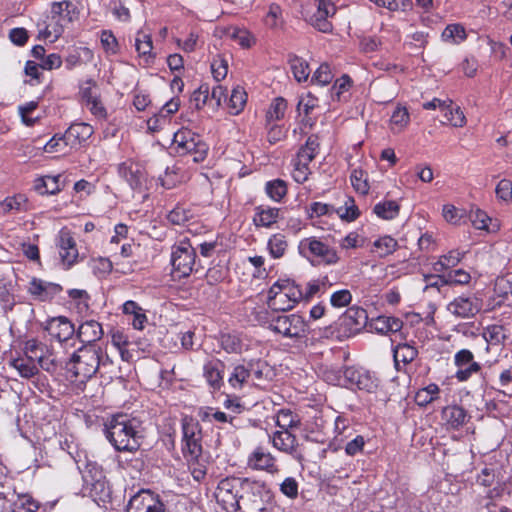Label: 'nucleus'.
I'll list each match as a JSON object with an SVG mask.
<instances>
[{
  "mask_svg": "<svg viewBox=\"0 0 512 512\" xmlns=\"http://www.w3.org/2000/svg\"><path fill=\"white\" fill-rule=\"evenodd\" d=\"M139 424L128 415H115L106 425V437L117 451L134 453L141 446Z\"/></svg>",
  "mask_w": 512,
  "mask_h": 512,
  "instance_id": "1",
  "label": "nucleus"
},
{
  "mask_svg": "<svg viewBox=\"0 0 512 512\" xmlns=\"http://www.w3.org/2000/svg\"><path fill=\"white\" fill-rule=\"evenodd\" d=\"M102 348L99 345H82L67 363L68 372L84 382L92 378L101 367Z\"/></svg>",
  "mask_w": 512,
  "mask_h": 512,
  "instance_id": "2",
  "label": "nucleus"
},
{
  "mask_svg": "<svg viewBox=\"0 0 512 512\" xmlns=\"http://www.w3.org/2000/svg\"><path fill=\"white\" fill-rule=\"evenodd\" d=\"M270 492L263 483L248 479L238 499V512H268Z\"/></svg>",
  "mask_w": 512,
  "mask_h": 512,
  "instance_id": "3",
  "label": "nucleus"
},
{
  "mask_svg": "<svg viewBox=\"0 0 512 512\" xmlns=\"http://www.w3.org/2000/svg\"><path fill=\"white\" fill-rule=\"evenodd\" d=\"M248 482V478L226 477L222 479L216 488L217 502L228 512H237L238 499Z\"/></svg>",
  "mask_w": 512,
  "mask_h": 512,
  "instance_id": "4",
  "label": "nucleus"
},
{
  "mask_svg": "<svg viewBox=\"0 0 512 512\" xmlns=\"http://www.w3.org/2000/svg\"><path fill=\"white\" fill-rule=\"evenodd\" d=\"M201 427L197 420L185 416L182 419V452L189 462H197L202 455Z\"/></svg>",
  "mask_w": 512,
  "mask_h": 512,
  "instance_id": "5",
  "label": "nucleus"
},
{
  "mask_svg": "<svg viewBox=\"0 0 512 512\" xmlns=\"http://www.w3.org/2000/svg\"><path fill=\"white\" fill-rule=\"evenodd\" d=\"M174 145L179 154H190L195 163L204 161L208 153V145L200 135L188 128H182L174 134Z\"/></svg>",
  "mask_w": 512,
  "mask_h": 512,
  "instance_id": "6",
  "label": "nucleus"
},
{
  "mask_svg": "<svg viewBox=\"0 0 512 512\" xmlns=\"http://www.w3.org/2000/svg\"><path fill=\"white\" fill-rule=\"evenodd\" d=\"M196 252L189 240H181L172 248L171 264L178 278L189 276L195 264Z\"/></svg>",
  "mask_w": 512,
  "mask_h": 512,
  "instance_id": "7",
  "label": "nucleus"
},
{
  "mask_svg": "<svg viewBox=\"0 0 512 512\" xmlns=\"http://www.w3.org/2000/svg\"><path fill=\"white\" fill-rule=\"evenodd\" d=\"M299 252L305 257L309 255L317 257L327 265L335 264L339 261V256L335 249L314 237L301 240Z\"/></svg>",
  "mask_w": 512,
  "mask_h": 512,
  "instance_id": "8",
  "label": "nucleus"
},
{
  "mask_svg": "<svg viewBox=\"0 0 512 512\" xmlns=\"http://www.w3.org/2000/svg\"><path fill=\"white\" fill-rule=\"evenodd\" d=\"M270 328L285 337L299 338L305 334L306 323L296 314L280 315L271 321Z\"/></svg>",
  "mask_w": 512,
  "mask_h": 512,
  "instance_id": "9",
  "label": "nucleus"
},
{
  "mask_svg": "<svg viewBox=\"0 0 512 512\" xmlns=\"http://www.w3.org/2000/svg\"><path fill=\"white\" fill-rule=\"evenodd\" d=\"M90 127L86 124L72 125L63 136H53L43 147L46 153L65 154L67 147L79 137L80 133L90 134Z\"/></svg>",
  "mask_w": 512,
  "mask_h": 512,
  "instance_id": "10",
  "label": "nucleus"
},
{
  "mask_svg": "<svg viewBox=\"0 0 512 512\" xmlns=\"http://www.w3.org/2000/svg\"><path fill=\"white\" fill-rule=\"evenodd\" d=\"M127 512H165V506L158 495L142 490L130 499Z\"/></svg>",
  "mask_w": 512,
  "mask_h": 512,
  "instance_id": "11",
  "label": "nucleus"
},
{
  "mask_svg": "<svg viewBox=\"0 0 512 512\" xmlns=\"http://www.w3.org/2000/svg\"><path fill=\"white\" fill-rule=\"evenodd\" d=\"M481 309L482 301L474 294L458 296L447 305L452 315L463 319L474 317Z\"/></svg>",
  "mask_w": 512,
  "mask_h": 512,
  "instance_id": "12",
  "label": "nucleus"
},
{
  "mask_svg": "<svg viewBox=\"0 0 512 512\" xmlns=\"http://www.w3.org/2000/svg\"><path fill=\"white\" fill-rule=\"evenodd\" d=\"M118 173L133 190L143 192L146 189V172L139 163L132 160L124 161L118 166Z\"/></svg>",
  "mask_w": 512,
  "mask_h": 512,
  "instance_id": "13",
  "label": "nucleus"
},
{
  "mask_svg": "<svg viewBox=\"0 0 512 512\" xmlns=\"http://www.w3.org/2000/svg\"><path fill=\"white\" fill-rule=\"evenodd\" d=\"M272 445L277 450L293 456L298 461L303 459L299 452V443L294 434L289 430H278L271 435Z\"/></svg>",
  "mask_w": 512,
  "mask_h": 512,
  "instance_id": "14",
  "label": "nucleus"
},
{
  "mask_svg": "<svg viewBox=\"0 0 512 512\" xmlns=\"http://www.w3.org/2000/svg\"><path fill=\"white\" fill-rule=\"evenodd\" d=\"M45 330L52 338L58 340L59 342L67 341L75 334L73 323L64 316H59L48 320L45 326Z\"/></svg>",
  "mask_w": 512,
  "mask_h": 512,
  "instance_id": "15",
  "label": "nucleus"
},
{
  "mask_svg": "<svg viewBox=\"0 0 512 512\" xmlns=\"http://www.w3.org/2000/svg\"><path fill=\"white\" fill-rule=\"evenodd\" d=\"M247 464L253 470H264L271 474L278 472L275 457L260 446L249 455Z\"/></svg>",
  "mask_w": 512,
  "mask_h": 512,
  "instance_id": "16",
  "label": "nucleus"
},
{
  "mask_svg": "<svg viewBox=\"0 0 512 512\" xmlns=\"http://www.w3.org/2000/svg\"><path fill=\"white\" fill-rule=\"evenodd\" d=\"M59 255L63 264L69 268L77 262L78 250L76 242L67 231H61L59 235Z\"/></svg>",
  "mask_w": 512,
  "mask_h": 512,
  "instance_id": "17",
  "label": "nucleus"
},
{
  "mask_svg": "<svg viewBox=\"0 0 512 512\" xmlns=\"http://www.w3.org/2000/svg\"><path fill=\"white\" fill-rule=\"evenodd\" d=\"M75 332L77 338L83 345H97L96 342L99 341L104 334L101 324L95 320L83 322Z\"/></svg>",
  "mask_w": 512,
  "mask_h": 512,
  "instance_id": "18",
  "label": "nucleus"
},
{
  "mask_svg": "<svg viewBox=\"0 0 512 512\" xmlns=\"http://www.w3.org/2000/svg\"><path fill=\"white\" fill-rule=\"evenodd\" d=\"M469 418L467 411L458 405H449L442 410V419L452 429H459Z\"/></svg>",
  "mask_w": 512,
  "mask_h": 512,
  "instance_id": "19",
  "label": "nucleus"
},
{
  "mask_svg": "<svg viewBox=\"0 0 512 512\" xmlns=\"http://www.w3.org/2000/svg\"><path fill=\"white\" fill-rule=\"evenodd\" d=\"M267 303L274 311H287L296 305L282 292L279 285L275 283L269 289Z\"/></svg>",
  "mask_w": 512,
  "mask_h": 512,
  "instance_id": "20",
  "label": "nucleus"
},
{
  "mask_svg": "<svg viewBox=\"0 0 512 512\" xmlns=\"http://www.w3.org/2000/svg\"><path fill=\"white\" fill-rule=\"evenodd\" d=\"M24 350L28 359L37 361L41 368L49 370L47 358H45V352L47 351L45 344L36 339H29L25 342Z\"/></svg>",
  "mask_w": 512,
  "mask_h": 512,
  "instance_id": "21",
  "label": "nucleus"
},
{
  "mask_svg": "<svg viewBox=\"0 0 512 512\" xmlns=\"http://www.w3.org/2000/svg\"><path fill=\"white\" fill-rule=\"evenodd\" d=\"M280 218V209L258 206L255 208L253 223L257 227L269 228Z\"/></svg>",
  "mask_w": 512,
  "mask_h": 512,
  "instance_id": "22",
  "label": "nucleus"
},
{
  "mask_svg": "<svg viewBox=\"0 0 512 512\" xmlns=\"http://www.w3.org/2000/svg\"><path fill=\"white\" fill-rule=\"evenodd\" d=\"M59 290V285L47 283L40 279H33L29 285V292L41 301L52 298Z\"/></svg>",
  "mask_w": 512,
  "mask_h": 512,
  "instance_id": "23",
  "label": "nucleus"
},
{
  "mask_svg": "<svg viewBox=\"0 0 512 512\" xmlns=\"http://www.w3.org/2000/svg\"><path fill=\"white\" fill-rule=\"evenodd\" d=\"M483 339L486 342V351L490 346H501L507 339L506 330L502 325L492 324L483 329Z\"/></svg>",
  "mask_w": 512,
  "mask_h": 512,
  "instance_id": "24",
  "label": "nucleus"
},
{
  "mask_svg": "<svg viewBox=\"0 0 512 512\" xmlns=\"http://www.w3.org/2000/svg\"><path fill=\"white\" fill-rule=\"evenodd\" d=\"M135 49L146 65L154 60L155 56L152 53L153 45L150 35L138 32L135 38Z\"/></svg>",
  "mask_w": 512,
  "mask_h": 512,
  "instance_id": "25",
  "label": "nucleus"
},
{
  "mask_svg": "<svg viewBox=\"0 0 512 512\" xmlns=\"http://www.w3.org/2000/svg\"><path fill=\"white\" fill-rule=\"evenodd\" d=\"M417 356V348L409 343H400L393 348V358L397 370H400V362L407 365L414 361Z\"/></svg>",
  "mask_w": 512,
  "mask_h": 512,
  "instance_id": "26",
  "label": "nucleus"
},
{
  "mask_svg": "<svg viewBox=\"0 0 512 512\" xmlns=\"http://www.w3.org/2000/svg\"><path fill=\"white\" fill-rule=\"evenodd\" d=\"M224 364L220 360H212L204 365V377L210 386L219 389L223 380Z\"/></svg>",
  "mask_w": 512,
  "mask_h": 512,
  "instance_id": "27",
  "label": "nucleus"
},
{
  "mask_svg": "<svg viewBox=\"0 0 512 512\" xmlns=\"http://www.w3.org/2000/svg\"><path fill=\"white\" fill-rule=\"evenodd\" d=\"M403 322L393 316H379L372 322L373 329L381 334L395 333L402 329Z\"/></svg>",
  "mask_w": 512,
  "mask_h": 512,
  "instance_id": "28",
  "label": "nucleus"
},
{
  "mask_svg": "<svg viewBox=\"0 0 512 512\" xmlns=\"http://www.w3.org/2000/svg\"><path fill=\"white\" fill-rule=\"evenodd\" d=\"M28 199L23 194L6 197L0 202V213L7 214L13 211L20 212L27 210Z\"/></svg>",
  "mask_w": 512,
  "mask_h": 512,
  "instance_id": "29",
  "label": "nucleus"
},
{
  "mask_svg": "<svg viewBox=\"0 0 512 512\" xmlns=\"http://www.w3.org/2000/svg\"><path fill=\"white\" fill-rule=\"evenodd\" d=\"M60 175L44 176L35 180L34 189L41 195L56 194L61 191Z\"/></svg>",
  "mask_w": 512,
  "mask_h": 512,
  "instance_id": "30",
  "label": "nucleus"
},
{
  "mask_svg": "<svg viewBox=\"0 0 512 512\" xmlns=\"http://www.w3.org/2000/svg\"><path fill=\"white\" fill-rule=\"evenodd\" d=\"M51 14L52 18L59 17L60 20L72 22L76 17V7L70 1L53 2Z\"/></svg>",
  "mask_w": 512,
  "mask_h": 512,
  "instance_id": "31",
  "label": "nucleus"
},
{
  "mask_svg": "<svg viewBox=\"0 0 512 512\" xmlns=\"http://www.w3.org/2000/svg\"><path fill=\"white\" fill-rule=\"evenodd\" d=\"M275 423L281 430L289 431L291 429L299 428L301 425L299 416L290 409L279 410L276 415Z\"/></svg>",
  "mask_w": 512,
  "mask_h": 512,
  "instance_id": "32",
  "label": "nucleus"
},
{
  "mask_svg": "<svg viewBox=\"0 0 512 512\" xmlns=\"http://www.w3.org/2000/svg\"><path fill=\"white\" fill-rule=\"evenodd\" d=\"M334 213L347 222L356 220L360 215V211L355 204V200L349 196H345L343 205L337 208L334 207Z\"/></svg>",
  "mask_w": 512,
  "mask_h": 512,
  "instance_id": "33",
  "label": "nucleus"
},
{
  "mask_svg": "<svg viewBox=\"0 0 512 512\" xmlns=\"http://www.w3.org/2000/svg\"><path fill=\"white\" fill-rule=\"evenodd\" d=\"M267 248L271 257L279 259L286 253L288 249V241L283 234L276 233L269 238Z\"/></svg>",
  "mask_w": 512,
  "mask_h": 512,
  "instance_id": "34",
  "label": "nucleus"
},
{
  "mask_svg": "<svg viewBox=\"0 0 512 512\" xmlns=\"http://www.w3.org/2000/svg\"><path fill=\"white\" fill-rule=\"evenodd\" d=\"M320 148L319 138L317 135H310L304 146H302L296 158L301 159L302 161L311 162L315 156L318 154Z\"/></svg>",
  "mask_w": 512,
  "mask_h": 512,
  "instance_id": "35",
  "label": "nucleus"
},
{
  "mask_svg": "<svg viewBox=\"0 0 512 512\" xmlns=\"http://www.w3.org/2000/svg\"><path fill=\"white\" fill-rule=\"evenodd\" d=\"M410 115L405 106L398 105L391 115L390 123L393 131L401 132L409 124Z\"/></svg>",
  "mask_w": 512,
  "mask_h": 512,
  "instance_id": "36",
  "label": "nucleus"
},
{
  "mask_svg": "<svg viewBox=\"0 0 512 512\" xmlns=\"http://www.w3.org/2000/svg\"><path fill=\"white\" fill-rule=\"evenodd\" d=\"M289 63L293 75L298 82L306 81L308 79L310 69L308 63L304 59L293 55L289 57Z\"/></svg>",
  "mask_w": 512,
  "mask_h": 512,
  "instance_id": "37",
  "label": "nucleus"
},
{
  "mask_svg": "<svg viewBox=\"0 0 512 512\" xmlns=\"http://www.w3.org/2000/svg\"><path fill=\"white\" fill-rule=\"evenodd\" d=\"M247 101V94L243 88L237 87L232 90L228 101L229 112L233 115L239 114Z\"/></svg>",
  "mask_w": 512,
  "mask_h": 512,
  "instance_id": "38",
  "label": "nucleus"
},
{
  "mask_svg": "<svg viewBox=\"0 0 512 512\" xmlns=\"http://www.w3.org/2000/svg\"><path fill=\"white\" fill-rule=\"evenodd\" d=\"M399 210L400 207L397 202L392 200L380 202L373 209L378 217L386 220L395 218L399 214Z\"/></svg>",
  "mask_w": 512,
  "mask_h": 512,
  "instance_id": "39",
  "label": "nucleus"
},
{
  "mask_svg": "<svg viewBox=\"0 0 512 512\" xmlns=\"http://www.w3.org/2000/svg\"><path fill=\"white\" fill-rule=\"evenodd\" d=\"M11 366L15 368L20 376L24 378H31L38 373V368L34 361L28 358H16L11 361Z\"/></svg>",
  "mask_w": 512,
  "mask_h": 512,
  "instance_id": "40",
  "label": "nucleus"
},
{
  "mask_svg": "<svg viewBox=\"0 0 512 512\" xmlns=\"http://www.w3.org/2000/svg\"><path fill=\"white\" fill-rule=\"evenodd\" d=\"M275 284L279 285V288L282 290V292L288 298H290V300L293 301L294 304H297L298 302L303 300V290L293 281H290L288 279L279 280L275 282Z\"/></svg>",
  "mask_w": 512,
  "mask_h": 512,
  "instance_id": "41",
  "label": "nucleus"
},
{
  "mask_svg": "<svg viewBox=\"0 0 512 512\" xmlns=\"http://www.w3.org/2000/svg\"><path fill=\"white\" fill-rule=\"evenodd\" d=\"M462 253L458 250H452L442 256L433 266L434 271L443 272L444 270L456 266L462 259Z\"/></svg>",
  "mask_w": 512,
  "mask_h": 512,
  "instance_id": "42",
  "label": "nucleus"
},
{
  "mask_svg": "<svg viewBox=\"0 0 512 512\" xmlns=\"http://www.w3.org/2000/svg\"><path fill=\"white\" fill-rule=\"evenodd\" d=\"M465 28L460 24H450L442 32L444 41H449L455 44L461 43L466 39Z\"/></svg>",
  "mask_w": 512,
  "mask_h": 512,
  "instance_id": "43",
  "label": "nucleus"
},
{
  "mask_svg": "<svg viewBox=\"0 0 512 512\" xmlns=\"http://www.w3.org/2000/svg\"><path fill=\"white\" fill-rule=\"evenodd\" d=\"M249 378V368L241 364L234 367L228 382L233 388H242Z\"/></svg>",
  "mask_w": 512,
  "mask_h": 512,
  "instance_id": "44",
  "label": "nucleus"
},
{
  "mask_svg": "<svg viewBox=\"0 0 512 512\" xmlns=\"http://www.w3.org/2000/svg\"><path fill=\"white\" fill-rule=\"evenodd\" d=\"M438 385L432 383L420 389L415 395V401L419 406H426L437 398L439 393Z\"/></svg>",
  "mask_w": 512,
  "mask_h": 512,
  "instance_id": "45",
  "label": "nucleus"
},
{
  "mask_svg": "<svg viewBox=\"0 0 512 512\" xmlns=\"http://www.w3.org/2000/svg\"><path fill=\"white\" fill-rule=\"evenodd\" d=\"M353 188L360 194H367L369 191V184L367 174L361 169H354L350 176Z\"/></svg>",
  "mask_w": 512,
  "mask_h": 512,
  "instance_id": "46",
  "label": "nucleus"
},
{
  "mask_svg": "<svg viewBox=\"0 0 512 512\" xmlns=\"http://www.w3.org/2000/svg\"><path fill=\"white\" fill-rule=\"evenodd\" d=\"M266 192L274 201H280L287 193V185L281 179L270 181L266 184Z\"/></svg>",
  "mask_w": 512,
  "mask_h": 512,
  "instance_id": "47",
  "label": "nucleus"
},
{
  "mask_svg": "<svg viewBox=\"0 0 512 512\" xmlns=\"http://www.w3.org/2000/svg\"><path fill=\"white\" fill-rule=\"evenodd\" d=\"M287 102L284 98L278 97L271 103L266 117L268 121H277L284 117Z\"/></svg>",
  "mask_w": 512,
  "mask_h": 512,
  "instance_id": "48",
  "label": "nucleus"
},
{
  "mask_svg": "<svg viewBox=\"0 0 512 512\" xmlns=\"http://www.w3.org/2000/svg\"><path fill=\"white\" fill-rule=\"evenodd\" d=\"M210 91L207 85H201L197 90L193 92L190 97V103L196 109H201L205 105H210Z\"/></svg>",
  "mask_w": 512,
  "mask_h": 512,
  "instance_id": "49",
  "label": "nucleus"
},
{
  "mask_svg": "<svg viewBox=\"0 0 512 512\" xmlns=\"http://www.w3.org/2000/svg\"><path fill=\"white\" fill-rule=\"evenodd\" d=\"M374 247L380 257H385L396 250L397 241L390 236H385L376 240Z\"/></svg>",
  "mask_w": 512,
  "mask_h": 512,
  "instance_id": "50",
  "label": "nucleus"
},
{
  "mask_svg": "<svg viewBox=\"0 0 512 512\" xmlns=\"http://www.w3.org/2000/svg\"><path fill=\"white\" fill-rule=\"evenodd\" d=\"M211 71L216 81L223 80L228 73V62L221 55H217L211 63Z\"/></svg>",
  "mask_w": 512,
  "mask_h": 512,
  "instance_id": "51",
  "label": "nucleus"
},
{
  "mask_svg": "<svg viewBox=\"0 0 512 512\" xmlns=\"http://www.w3.org/2000/svg\"><path fill=\"white\" fill-rule=\"evenodd\" d=\"M445 118L454 127H463L466 124V118L464 113L459 107H451L447 105L444 109Z\"/></svg>",
  "mask_w": 512,
  "mask_h": 512,
  "instance_id": "52",
  "label": "nucleus"
},
{
  "mask_svg": "<svg viewBox=\"0 0 512 512\" xmlns=\"http://www.w3.org/2000/svg\"><path fill=\"white\" fill-rule=\"evenodd\" d=\"M100 41L103 49L107 54H116L119 50V45L116 37L110 30H103L100 35Z\"/></svg>",
  "mask_w": 512,
  "mask_h": 512,
  "instance_id": "53",
  "label": "nucleus"
},
{
  "mask_svg": "<svg viewBox=\"0 0 512 512\" xmlns=\"http://www.w3.org/2000/svg\"><path fill=\"white\" fill-rule=\"evenodd\" d=\"M333 77H334V75H333L329 65L326 63H323L319 66V68L313 74V76L311 78V82L324 86V85L329 84L332 81Z\"/></svg>",
  "mask_w": 512,
  "mask_h": 512,
  "instance_id": "54",
  "label": "nucleus"
},
{
  "mask_svg": "<svg viewBox=\"0 0 512 512\" xmlns=\"http://www.w3.org/2000/svg\"><path fill=\"white\" fill-rule=\"evenodd\" d=\"M309 161H302L301 159L295 158L293 165V178L298 183H303L307 180L309 175Z\"/></svg>",
  "mask_w": 512,
  "mask_h": 512,
  "instance_id": "55",
  "label": "nucleus"
},
{
  "mask_svg": "<svg viewBox=\"0 0 512 512\" xmlns=\"http://www.w3.org/2000/svg\"><path fill=\"white\" fill-rule=\"evenodd\" d=\"M220 342L222 348L228 353H238L241 351V340L235 335L223 334Z\"/></svg>",
  "mask_w": 512,
  "mask_h": 512,
  "instance_id": "56",
  "label": "nucleus"
},
{
  "mask_svg": "<svg viewBox=\"0 0 512 512\" xmlns=\"http://www.w3.org/2000/svg\"><path fill=\"white\" fill-rule=\"evenodd\" d=\"M250 377L256 381H262L269 373L268 366L265 362L260 360L252 361L248 364Z\"/></svg>",
  "mask_w": 512,
  "mask_h": 512,
  "instance_id": "57",
  "label": "nucleus"
},
{
  "mask_svg": "<svg viewBox=\"0 0 512 512\" xmlns=\"http://www.w3.org/2000/svg\"><path fill=\"white\" fill-rule=\"evenodd\" d=\"M328 282V278L324 277L322 279L312 280L307 283L306 289L303 291V300H310L314 295H316L321 290L325 289L326 284Z\"/></svg>",
  "mask_w": 512,
  "mask_h": 512,
  "instance_id": "58",
  "label": "nucleus"
},
{
  "mask_svg": "<svg viewBox=\"0 0 512 512\" xmlns=\"http://www.w3.org/2000/svg\"><path fill=\"white\" fill-rule=\"evenodd\" d=\"M495 193L498 199L504 202L512 201V181L502 179L496 186Z\"/></svg>",
  "mask_w": 512,
  "mask_h": 512,
  "instance_id": "59",
  "label": "nucleus"
},
{
  "mask_svg": "<svg viewBox=\"0 0 512 512\" xmlns=\"http://www.w3.org/2000/svg\"><path fill=\"white\" fill-rule=\"evenodd\" d=\"M38 107L37 101H30L25 105L19 106V114L21 116L22 121L27 126H32L38 119V117L33 118L31 116L32 112Z\"/></svg>",
  "mask_w": 512,
  "mask_h": 512,
  "instance_id": "60",
  "label": "nucleus"
},
{
  "mask_svg": "<svg viewBox=\"0 0 512 512\" xmlns=\"http://www.w3.org/2000/svg\"><path fill=\"white\" fill-rule=\"evenodd\" d=\"M359 390H365L367 392H372L378 387L377 380L374 379L369 372L362 371L359 379L355 385Z\"/></svg>",
  "mask_w": 512,
  "mask_h": 512,
  "instance_id": "61",
  "label": "nucleus"
},
{
  "mask_svg": "<svg viewBox=\"0 0 512 512\" xmlns=\"http://www.w3.org/2000/svg\"><path fill=\"white\" fill-rule=\"evenodd\" d=\"M352 295L349 290L343 289L331 295L330 302L333 307L342 308L350 304Z\"/></svg>",
  "mask_w": 512,
  "mask_h": 512,
  "instance_id": "62",
  "label": "nucleus"
},
{
  "mask_svg": "<svg viewBox=\"0 0 512 512\" xmlns=\"http://www.w3.org/2000/svg\"><path fill=\"white\" fill-rule=\"evenodd\" d=\"M90 266L96 275H105L111 272L112 263L108 258L99 257L92 259Z\"/></svg>",
  "mask_w": 512,
  "mask_h": 512,
  "instance_id": "63",
  "label": "nucleus"
},
{
  "mask_svg": "<svg viewBox=\"0 0 512 512\" xmlns=\"http://www.w3.org/2000/svg\"><path fill=\"white\" fill-rule=\"evenodd\" d=\"M16 505L19 509L24 510V512H36L40 507L39 502L28 494L18 496Z\"/></svg>",
  "mask_w": 512,
  "mask_h": 512,
  "instance_id": "64",
  "label": "nucleus"
}]
</instances>
